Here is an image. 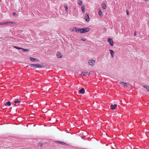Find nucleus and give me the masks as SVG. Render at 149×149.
<instances>
[{
  "label": "nucleus",
  "instance_id": "obj_1",
  "mask_svg": "<svg viewBox=\"0 0 149 149\" xmlns=\"http://www.w3.org/2000/svg\"><path fill=\"white\" fill-rule=\"evenodd\" d=\"M80 32L81 33H85L90 31V29L89 28L84 27L82 29H80Z\"/></svg>",
  "mask_w": 149,
  "mask_h": 149
},
{
  "label": "nucleus",
  "instance_id": "obj_2",
  "mask_svg": "<svg viewBox=\"0 0 149 149\" xmlns=\"http://www.w3.org/2000/svg\"><path fill=\"white\" fill-rule=\"evenodd\" d=\"M30 66L34 68H42V66L40 64H32L30 65Z\"/></svg>",
  "mask_w": 149,
  "mask_h": 149
},
{
  "label": "nucleus",
  "instance_id": "obj_3",
  "mask_svg": "<svg viewBox=\"0 0 149 149\" xmlns=\"http://www.w3.org/2000/svg\"><path fill=\"white\" fill-rule=\"evenodd\" d=\"M88 64L89 65H91V66H93L95 64V61L94 60L91 59L89 60L88 61Z\"/></svg>",
  "mask_w": 149,
  "mask_h": 149
},
{
  "label": "nucleus",
  "instance_id": "obj_4",
  "mask_svg": "<svg viewBox=\"0 0 149 149\" xmlns=\"http://www.w3.org/2000/svg\"><path fill=\"white\" fill-rule=\"evenodd\" d=\"M5 25H11L14 24H16V22H13L11 21H8L5 22Z\"/></svg>",
  "mask_w": 149,
  "mask_h": 149
},
{
  "label": "nucleus",
  "instance_id": "obj_5",
  "mask_svg": "<svg viewBox=\"0 0 149 149\" xmlns=\"http://www.w3.org/2000/svg\"><path fill=\"white\" fill-rule=\"evenodd\" d=\"M84 18L87 22L89 21L90 18L88 14H86L85 15Z\"/></svg>",
  "mask_w": 149,
  "mask_h": 149
},
{
  "label": "nucleus",
  "instance_id": "obj_6",
  "mask_svg": "<svg viewBox=\"0 0 149 149\" xmlns=\"http://www.w3.org/2000/svg\"><path fill=\"white\" fill-rule=\"evenodd\" d=\"M108 41L110 45L111 46H112L113 45V42L112 40L110 38H108Z\"/></svg>",
  "mask_w": 149,
  "mask_h": 149
},
{
  "label": "nucleus",
  "instance_id": "obj_7",
  "mask_svg": "<svg viewBox=\"0 0 149 149\" xmlns=\"http://www.w3.org/2000/svg\"><path fill=\"white\" fill-rule=\"evenodd\" d=\"M120 84L122 85V86L124 87H127V84L123 82H120Z\"/></svg>",
  "mask_w": 149,
  "mask_h": 149
},
{
  "label": "nucleus",
  "instance_id": "obj_8",
  "mask_svg": "<svg viewBox=\"0 0 149 149\" xmlns=\"http://www.w3.org/2000/svg\"><path fill=\"white\" fill-rule=\"evenodd\" d=\"M109 51L110 52V54L112 57L113 58L114 52L113 50L109 49Z\"/></svg>",
  "mask_w": 149,
  "mask_h": 149
},
{
  "label": "nucleus",
  "instance_id": "obj_9",
  "mask_svg": "<svg viewBox=\"0 0 149 149\" xmlns=\"http://www.w3.org/2000/svg\"><path fill=\"white\" fill-rule=\"evenodd\" d=\"M117 106V105L116 104H115L114 105L112 104L111 106V108L112 109H114Z\"/></svg>",
  "mask_w": 149,
  "mask_h": 149
},
{
  "label": "nucleus",
  "instance_id": "obj_10",
  "mask_svg": "<svg viewBox=\"0 0 149 149\" xmlns=\"http://www.w3.org/2000/svg\"><path fill=\"white\" fill-rule=\"evenodd\" d=\"M57 143H59V144H60L61 145H66V143L64 142H62V141H57Z\"/></svg>",
  "mask_w": 149,
  "mask_h": 149
},
{
  "label": "nucleus",
  "instance_id": "obj_11",
  "mask_svg": "<svg viewBox=\"0 0 149 149\" xmlns=\"http://www.w3.org/2000/svg\"><path fill=\"white\" fill-rule=\"evenodd\" d=\"M30 60L31 61L33 62H34L35 61H38V60L37 59L33 57H30Z\"/></svg>",
  "mask_w": 149,
  "mask_h": 149
},
{
  "label": "nucleus",
  "instance_id": "obj_12",
  "mask_svg": "<svg viewBox=\"0 0 149 149\" xmlns=\"http://www.w3.org/2000/svg\"><path fill=\"white\" fill-rule=\"evenodd\" d=\"M56 54L58 58H61L62 57V56L60 52H57Z\"/></svg>",
  "mask_w": 149,
  "mask_h": 149
},
{
  "label": "nucleus",
  "instance_id": "obj_13",
  "mask_svg": "<svg viewBox=\"0 0 149 149\" xmlns=\"http://www.w3.org/2000/svg\"><path fill=\"white\" fill-rule=\"evenodd\" d=\"M79 92L80 93H82V94H84L85 93L84 89V88H81V90H79Z\"/></svg>",
  "mask_w": 149,
  "mask_h": 149
},
{
  "label": "nucleus",
  "instance_id": "obj_14",
  "mask_svg": "<svg viewBox=\"0 0 149 149\" xmlns=\"http://www.w3.org/2000/svg\"><path fill=\"white\" fill-rule=\"evenodd\" d=\"M98 14L101 17H102V12L100 9H99Z\"/></svg>",
  "mask_w": 149,
  "mask_h": 149
},
{
  "label": "nucleus",
  "instance_id": "obj_15",
  "mask_svg": "<svg viewBox=\"0 0 149 149\" xmlns=\"http://www.w3.org/2000/svg\"><path fill=\"white\" fill-rule=\"evenodd\" d=\"M82 74L83 75H88V73L87 72H82Z\"/></svg>",
  "mask_w": 149,
  "mask_h": 149
},
{
  "label": "nucleus",
  "instance_id": "obj_16",
  "mask_svg": "<svg viewBox=\"0 0 149 149\" xmlns=\"http://www.w3.org/2000/svg\"><path fill=\"white\" fill-rule=\"evenodd\" d=\"M74 31H75V32H80V30H79L80 29H78L76 27H74Z\"/></svg>",
  "mask_w": 149,
  "mask_h": 149
},
{
  "label": "nucleus",
  "instance_id": "obj_17",
  "mask_svg": "<svg viewBox=\"0 0 149 149\" xmlns=\"http://www.w3.org/2000/svg\"><path fill=\"white\" fill-rule=\"evenodd\" d=\"M143 87L146 89L147 91H149V86H144Z\"/></svg>",
  "mask_w": 149,
  "mask_h": 149
},
{
  "label": "nucleus",
  "instance_id": "obj_18",
  "mask_svg": "<svg viewBox=\"0 0 149 149\" xmlns=\"http://www.w3.org/2000/svg\"><path fill=\"white\" fill-rule=\"evenodd\" d=\"M102 8L103 9H105L106 8V6L105 3H103L102 4Z\"/></svg>",
  "mask_w": 149,
  "mask_h": 149
},
{
  "label": "nucleus",
  "instance_id": "obj_19",
  "mask_svg": "<svg viewBox=\"0 0 149 149\" xmlns=\"http://www.w3.org/2000/svg\"><path fill=\"white\" fill-rule=\"evenodd\" d=\"M20 101L19 99H17L16 100L14 101L15 103H20Z\"/></svg>",
  "mask_w": 149,
  "mask_h": 149
},
{
  "label": "nucleus",
  "instance_id": "obj_20",
  "mask_svg": "<svg viewBox=\"0 0 149 149\" xmlns=\"http://www.w3.org/2000/svg\"><path fill=\"white\" fill-rule=\"evenodd\" d=\"M11 103L10 102V101H8V102L6 103V104L5 105L6 106H7V105H8L9 106H10L11 105Z\"/></svg>",
  "mask_w": 149,
  "mask_h": 149
},
{
  "label": "nucleus",
  "instance_id": "obj_21",
  "mask_svg": "<svg viewBox=\"0 0 149 149\" xmlns=\"http://www.w3.org/2000/svg\"><path fill=\"white\" fill-rule=\"evenodd\" d=\"M64 7L65 8L66 11L67 13L68 12V8L67 5L66 4L65 5Z\"/></svg>",
  "mask_w": 149,
  "mask_h": 149
},
{
  "label": "nucleus",
  "instance_id": "obj_22",
  "mask_svg": "<svg viewBox=\"0 0 149 149\" xmlns=\"http://www.w3.org/2000/svg\"><path fill=\"white\" fill-rule=\"evenodd\" d=\"M78 3L79 4V5L81 6L82 3V1H81L80 0H78Z\"/></svg>",
  "mask_w": 149,
  "mask_h": 149
},
{
  "label": "nucleus",
  "instance_id": "obj_23",
  "mask_svg": "<svg viewBox=\"0 0 149 149\" xmlns=\"http://www.w3.org/2000/svg\"><path fill=\"white\" fill-rule=\"evenodd\" d=\"M81 10L83 13L85 12V9L84 8V6L83 5H82L81 6Z\"/></svg>",
  "mask_w": 149,
  "mask_h": 149
},
{
  "label": "nucleus",
  "instance_id": "obj_24",
  "mask_svg": "<svg viewBox=\"0 0 149 149\" xmlns=\"http://www.w3.org/2000/svg\"><path fill=\"white\" fill-rule=\"evenodd\" d=\"M14 47L16 49H22V48L19 47L17 46H14Z\"/></svg>",
  "mask_w": 149,
  "mask_h": 149
},
{
  "label": "nucleus",
  "instance_id": "obj_25",
  "mask_svg": "<svg viewBox=\"0 0 149 149\" xmlns=\"http://www.w3.org/2000/svg\"><path fill=\"white\" fill-rule=\"evenodd\" d=\"M21 49L22 50V51L23 52H27V51H29V49H24V48H22V49Z\"/></svg>",
  "mask_w": 149,
  "mask_h": 149
},
{
  "label": "nucleus",
  "instance_id": "obj_26",
  "mask_svg": "<svg viewBox=\"0 0 149 149\" xmlns=\"http://www.w3.org/2000/svg\"><path fill=\"white\" fill-rule=\"evenodd\" d=\"M43 144V143H42V142H41V143H39V144H38V146H42V145Z\"/></svg>",
  "mask_w": 149,
  "mask_h": 149
},
{
  "label": "nucleus",
  "instance_id": "obj_27",
  "mask_svg": "<svg viewBox=\"0 0 149 149\" xmlns=\"http://www.w3.org/2000/svg\"><path fill=\"white\" fill-rule=\"evenodd\" d=\"M5 25V22H0V25Z\"/></svg>",
  "mask_w": 149,
  "mask_h": 149
},
{
  "label": "nucleus",
  "instance_id": "obj_28",
  "mask_svg": "<svg viewBox=\"0 0 149 149\" xmlns=\"http://www.w3.org/2000/svg\"><path fill=\"white\" fill-rule=\"evenodd\" d=\"M70 30L71 32H73L74 31V27H73Z\"/></svg>",
  "mask_w": 149,
  "mask_h": 149
},
{
  "label": "nucleus",
  "instance_id": "obj_29",
  "mask_svg": "<svg viewBox=\"0 0 149 149\" xmlns=\"http://www.w3.org/2000/svg\"><path fill=\"white\" fill-rule=\"evenodd\" d=\"M81 40H82L84 41H85L86 40V39L84 38L81 37Z\"/></svg>",
  "mask_w": 149,
  "mask_h": 149
},
{
  "label": "nucleus",
  "instance_id": "obj_30",
  "mask_svg": "<svg viewBox=\"0 0 149 149\" xmlns=\"http://www.w3.org/2000/svg\"><path fill=\"white\" fill-rule=\"evenodd\" d=\"M13 15L14 16H16V13H15V12L13 13Z\"/></svg>",
  "mask_w": 149,
  "mask_h": 149
},
{
  "label": "nucleus",
  "instance_id": "obj_31",
  "mask_svg": "<svg viewBox=\"0 0 149 149\" xmlns=\"http://www.w3.org/2000/svg\"><path fill=\"white\" fill-rule=\"evenodd\" d=\"M126 13H127V15H129V12H128V10H127L126 11Z\"/></svg>",
  "mask_w": 149,
  "mask_h": 149
},
{
  "label": "nucleus",
  "instance_id": "obj_32",
  "mask_svg": "<svg viewBox=\"0 0 149 149\" xmlns=\"http://www.w3.org/2000/svg\"><path fill=\"white\" fill-rule=\"evenodd\" d=\"M136 31H135L134 32V35H136Z\"/></svg>",
  "mask_w": 149,
  "mask_h": 149
},
{
  "label": "nucleus",
  "instance_id": "obj_33",
  "mask_svg": "<svg viewBox=\"0 0 149 149\" xmlns=\"http://www.w3.org/2000/svg\"><path fill=\"white\" fill-rule=\"evenodd\" d=\"M81 138H82V139H84V137L83 136H82V137H81Z\"/></svg>",
  "mask_w": 149,
  "mask_h": 149
},
{
  "label": "nucleus",
  "instance_id": "obj_34",
  "mask_svg": "<svg viewBox=\"0 0 149 149\" xmlns=\"http://www.w3.org/2000/svg\"><path fill=\"white\" fill-rule=\"evenodd\" d=\"M145 1H148V0H144Z\"/></svg>",
  "mask_w": 149,
  "mask_h": 149
},
{
  "label": "nucleus",
  "instance_id": "obj_35",
  "mask_svg": "<svg viewBox=\"0 0 149 149\" xmlns=\"http://www.w3.org/2000/svg\"><path fill=\"white\" fill-rule=\"evenodd\" d=\"M1 1V0H0V1Z\"/></svg>",
  "mask_w": 149,
  "mask_h": 149
}]
</instances>
